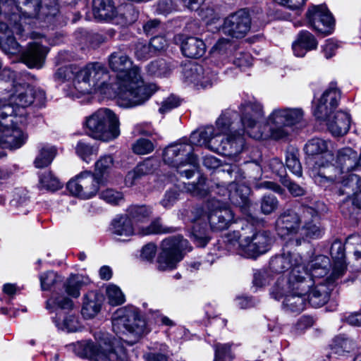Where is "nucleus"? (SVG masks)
<instances>
[{
	"label": "nucleus",
	"mask_w": 361,
	"mask_h": 361,
	"mask_svg": "<svg viewBox=\"0 0 361 361\" xmlns=\"http://www.w3.org/2000/svg\"><path fill=\"white\" fill-rule=\"evenodd\" d=\"M110 68L118 72L114 84L118 93V106L132 108L142 105L156 91V86L142 80L140 70L132 67V61L121 51H114L109 56Z\"/></svg>",
	"instance_id": "nucleus-1"
},
{
	"label": "nucleus",
	"mask_w": 361,
	"mask_h": 361,
	"mask_svg": "<svg viewBox=\"0 0 361 361\" xmlns=\"http://www.w3.org/2000/svg\"><path fill=\"white\" fill-rule=\"evenodd\" d=\"M214 134V128L207 126L201 131L192 132L190 144H175L168 146L164 151L165 163L177 169V172L187 178H191L197 168V159L192 154L193 145L209 147L210 137Z\"/></svg>",
	"instance_id": "nucleus-2"
},
{
	"label": "nucleus",
	"mask_w": 361,
	"mask_h": 361,
	"mask_svg": "<svg viewBox=\"0 0 361 361\" xmlns=\"http://www.w3.org/2000/svg\"><path fill=\"white\" fill-rule=\"evenodd\" d=\"M310 276L302 269L294 270L288 279L279 278L271 290V295L279 300L284 297L283 306L287 310L299 313L307 304L306 294L314 285Z\"/></svg>",
	"instance_id": "nucleus-3"
},
{
	"label": "nucleus",
	"mask_w": 361,
	"mask_h": 361,
	"mask_svg": "<svg viewBox=\"0 0 361 361\" xmlns=\"http://www.w3.org/2000/svg\"><path fill=\"white\" fill-rule=\"evenodd\" d=\"M74 88L82 94L99 93L107 98H116L118 93L107 68L100 62H90L75 72Z\"/></svg>",
	"instance_id": "nucleus-4"
},
{
	"label": "nucleus",
	"mask_w": 361,
	"mask_h": 361,
	"mask_svg": "<svg viewBox=\"0 0 361 361\" xmlns=\"http://www.w3.org/2000/svg\"><path fill=\"white\" fill-rule=\"evenodd\" d=\"M235 111L227 109L216 122L214 134L211 136L208 149L228 156L241 152L243 147L242 130H237L235 121L238 118Z\"/></svg>",
	"instance_id": "nucleus-5"
},
{
	"label": "nucleus",
	"mask_w": 361,
	"mask_h": 361,
	"mask_svg": "<svg viewBox=\"0 0 361 361\" xmlns=\"http://www.w3.org/2000/svg\"><path fill=\"white\" fill-rule=\"evenodd\" d=\"M145 322L134 308L116 311L112 318V329L119 338L128 345H133L144 334Z\"/></svg>",
	"instance_id": "nucleus-6"
},
{
	"label": "nucleus",
	"mask_w": 361,
	"mask_h": 361,
	"mask_svg": "<svg viewBox=\"0 0 361 361\" xmlns=\"http://www.w3.org/2000/svg\"><path fill=\"white\" fill-rule=\"evenodd\" d=\"M87 134L92 137L108 142L120 135L118 117L109 109L101 108L85 121Z\"/></svg>",
	"instance_id": "nucleus-7"
},
{
	"label": "nucleus",
	"mask_w": 361,
	"mask_h": 361,
	"mask_svg": "<svg viewBox=\"0 0 361 361\" xmlns=\"http://www.w3.org/2000/svg\"><path fill=\"white\" fill-rule=\"evenodd\" d=\"M303 111L300 108H277L272 111L267 119L270 137L275 140L288 137L287 127L299 123L303 118Z\"/></svg>",
	"instance_id": "nucleus-8"
},
{
	"label": "nucleus",
	"mask_w": 361,
	"mask_h": 361,
	"mask_svg": "<svg viewBox=\"0 0 361 361\" xmlns=\"http://www.w3.org/2000/svg\"><path fill=\"white\" fill-rule=\"evenodd\" d=\"M191 250L187 240L182 236H173L162 241L161 252L157 258V268L159 271H168L176 267L184 255Z\"/></svg>",
	"instance_id": "nucleus-9"
},
{
	"label": "nucleus",
	"mask_w": 361,
	"mask_h": 361,
	"mask_svg": "<svg viewBox=\"0 0 361 361\" xmlns=\"http://www.w3.org/2000/svg\"><path fill=\"white\" fill-rule=\"evenodd\" d=\"M111 231L114 235L123 238H128L133 235L144 236L172 232L171 228L164 227L161 224L159 219L152 221L147 226H133L130 219L126 216H122L113 220Z\"/></svg>",
	"instance_id": "nucleus-10"
},
{
	"label": "nucleus",
	"mask_w": 361,
	"mask_h": 361,
	"mask_svg": "<svg viewBox=\"0 0 361 361\" xmlns=\"http://www.w3.org/2000/svg\"><path fill=\"white\" fill-rule=\"evenodd\" d=\"M30 24H0V48L8 54H16L20 51L19 44L14 37V33L20 38L28 37L38 39L44 36L37 32H30Z\"/></svg>",
	"instance_id": "nucleus-11"
},
{
	"label": "nucleus",
	"mask_w": 361,
	"mask_h": 361,
	"mask_svg": "<svg viewBox=\"0 0 361 361\" xmlns=\"http://www.w3.org/2000/svg\"><path fill=\"white\" fill-rule=\"evenodd\" d=\"M325 211V205L320 201H315L304 209V214L306 216H310L311 220H306L302 227L300 228L298 235L290 240V244L299 246L302 240L305 239H314L322 237L324 229L318 221L319 215Z\"/></svg>",
	"instance_id": "nucleus-12"
},
{
	"label": "nucleus",
	"mask_w": 361,
	"mask_h": 361,
	"mask_svg": "<svg viewBox=\"0 0 361 361\" xmlns=\"http://www.w3.org/2000/svg\"><path fill=\"white\" fill-rule=\"evenodd\" d=\"M272 243L271 233L264 230L252 231L250 235L245 236L239 243L242 253L247 257L256 258L266 253Z\"/></svg>",
	"instance_id": "nucleus-13"
},
{
	"label": "nucleus",
	"mask_w": 361,
	"mask_h": 361,
	"mask_svg": "<svg viewBox=\"0 0 361 361\" xmlns=\"http://www.w3.org/2000/svg\"><path fill=\"white\" fill-rule=\"evenodd\" d=\"M100 181V177L90 171H84L75 179L68 181L67 188L75 196L85 200L90 199L97 193Z\"/></svg>",
	"instance_id": "nucleus-14"
},
{
	"label": "nucleus",
	"mask_w": 361,
	"mask_h": 361,
	"mask_svg": "<svg viewBox=\"0 0 361 361\" xmlns=\"http://www.w3.org/2000/svg\"><path fill=\"white\" fill-rule=\"evenodd\" d=\"M292 246H295V244H290V240L288 241L283 247L282 253L271 259L269 267L272 271L282 273L291 269L290 276L294 270H305L302 257L298 253L291 250Z\"/></svg>",
	"instance_id": "nucleus-15"
},
{
	"label": "nucleus",
	"mask_w": 361,
	"mask_h": 361,
	"mask_svg": "<svg viewBox=\"0 0 361 361\" xmlns=\"http://www.w3.org/2000/svg\"><path fill=\"white\" fill-rule=\"evenodd\" d=\"M240 111L243 128L237 130H243L242 135L246 131L254 139L262 138L261 133L250 132V130L254 128L264 116L262 106L257 102H245L240 105Z\"/></svg>",
	"instance_id": "nucleus-16"
},
{
	"label": "nucleus",
	"mask_w": 361,
	"mask_h": 361,
	"mask_svg": "<svg viewBox=\"0 0 361 361\" xmlns=\"http://www.w3.org/2000/svg\"><path fill=\"white\" fill-rule=\"evenodd\" d=\"M186 82L193 84L197 88L211 87L216 80V74L208 67L192 63L186 66L183 71Z\"/></svg>",
	"instance_id": "nucleus-17"
},
{
	"label": "nucleus",
	"mask_w": 361,
	"mask_h": 361,
	"mask_svg": "<svg viewBox=\"0 0 361 361\" xmlns=\"http://www.w3.org/2000/svg\"><path fill=\"white\" fill-rule=\"evenodd\" d=\"M341 99V91L335 83H331L323 92L314 110V115L318 120H326L336 109Z\"/></svg>",
	"instance_id": "nucleus-18"
},
{
	"label": "nucleus",
	"mask_w": 361,
	"mask_h": 361,
	"mask_svg": "<svg viewBox=\"0 0 361 361\" xmlns=\"http://www.w3.org/2000/svg\"><path fill=\"white\" fill-rule=\"evenodd\" d=\"M11 116L6 120L0 119V147L1 148L17 149L26 141L27 135L18 128L10 126Z\"/></svg>",
	"instance_id": "nucleus-19"
},
{
	"label": "nucleus",
	"mask_w": 361,
	"mask_h": 361,
	"mask_svg": "<svg viewBox=\"0 0 361 361\" xmlns=\"http://www.w3.org/2000/svg\"><path fill=\"white\" fill-rule=\"evenodd\" d=\"M301 220L298 214L288 209L280 214L276 221V230L283 238H288L290 241L298 235Z\"/></svg>",
	"instance_id": "nucleus-20"
},
{
	"label": "nucleus",
	"mask_w": 361,
	"mask_h": 361,
	"mask_svg": "<svg viewBox=\"0 0 361 361\" xmlns=\"http://www.w3.org/2000/svg\"><path fill=\"white\" fill-rule=\"evenodd\" d=\"M94 361H127L128 355L123 345H116L113 343L104 342L96 345L94 356Z\"/></svg>",
	"instance_id": "nucleus-21"
},
{
	"label": "nucleus",
	"mask_w": 361,
	"mask_h": 361,
	"mask_svg": "<svg viewBox=\"0 0 361 361\" xmlns=\"http://www.w3.org/2000/svg\"><path fill=\"white\" fill-rule=\"evenodd\" d=\"M49 49L37 41L30 42L22 52L21 60L30 68H41L45 61Z\"/></svg>",
	"instance_id": "nucleus-22"
},
{
	"label": "nucleus",
	"mask_w": 361,
	"mask_h": 361,
	"mask_svg": "<svg viewBox=\"0 0 361 361\" xmlns=\"http://www.w3.org/2000/svg\"><path fill=\"white\" fill-rule=\"evenodd\" d=\"M216 204V207L207 216L210 227L216 231L227 229L233 220V213L228 207L221 206L219 201Z\"/></svg>",
	"instance_id": "nucleus-23"
},
{
	"label": "nucleus",
	"mask_w": 361,
	"mask_h": 361,
	"mask_svg": "<svg viewBox=\"0 0 361 361\" xmlns=\"http://www.w3.org/2000/svg\"><path fill=\"white\" fill-rule=\"evenodd\" d=\"M13 87L14 91L9 97V101L8 102L6 99H4L3 101H6L11 106H12L11 104H13L23 108L27 107L33 103L35 90L31 86L26 83H19L15 84Z\"/></svg>",
	"instance_id": "nucleus-24"
},
{
	"label": "nucleus",
	"mask_w": 361,
	"mask_h": 361,
	"mask_svg": "<svg viewBox=\"0 0 361 361\" xmlns=\"http://www.w3.org/2000/svg\"><path fill=\"white\" fill-rule=\"evenodd\" d=\"M337 279L332 276L328 277L326 283H318L309 293L307 300L308 303L314 307H319L326 303L329 298L331 286Z\"/></svg>",
	"instance_id": "nucleus-25"
},
{
	"label": "nucleus",
	"mask_w": 361,
	"mask_h": 361,
	"mask_svg": "<svg viewBox=\"0 0 361 361\" xmlns=\"http://www.w3.org/2000/svg\"><path fill=\"white\" fill-rule=\"evenodd\" d=\"M318 42L314 36L307 30L300 31L292 44L293 54L297 57H304L307 51L317 48Z\"/></svg>",
	"instance_id": "nucleus-26"
},
{
	"label": "nucleus",
	"mask_w": 361,
	"mask_h": 361,
	"mask_svg": "<svg viewBox=\"0 0 361 361\" xmlns=\"http://www.w3.org/2000/svg\"><path fill=\"white\" fill-rule=\"evenodd\" d=\"M345 244L343 245L340 240H335L331 246L330 254L334 261V267L330 276L334 279L341 277L345 271Z\"/></svg>",
	"instance_id": "nucleus-27"
},
{
	"label": "nucleus",
	"mask_w": 361,
	"mask_h": 361,
	"mask_svg": "<svg viewBox=\"0 0 361 361\" xmlns=\"http://www.w3.org/2000/svg\"><path fill=\"white\" fill-rule=\"evenodd\" d=\"M193 217L192 221L195 223L192 228V232L191 238L194 243L198 247H204L209 242V237L207 235L206 224L201 226L202 219H204V210L201 207H198L194 209L192 212Z\"/></svg>",
	"instance_id": "nucleus-28"
},
{
	"label": "nucleus",
	"mask_w": 361,
	"mask_h": 361,
	"mask_svg": "<svg viewBox=\"0 0 361 361\" xmlns=\"http://www.w3.org/2000/svg\"><path fill=\"white\" fill-rule=\"evenodd\" d=\"M329 130L334 136H343L348 133L350 126V116L343 111H337L326 119Z\"/></svg>",
	"instance_id": "nucleus-29"
},
{
	"label": "nucleus",
	"mask_w": 361,
	"mask_h": 361,
	"mask_svg": "<svg viewBox=\"0 0 361 361\" xmlns=\"http://www.w3.org/2000/svg\"><path fill=\"white\" fill-rule=\"evenodd\" d=\"M181 51L191 59H199L205 54L206 45L203 40L197 37H188L182 39Z\"/></svg>",
	"instance_id": "nucleus-30"
},
{
	"label": "nucleus",
	"mask_w": 361,
	"mask_h": 361,
	"mask_svg": "<svg viewBox=\"0 0 361 361\" xmlns=\"http://www.w3.org/2000/svg\"><path fill=\"white\" fill-rule=\"evenodd\" d=\"M306 17L310 23H335L336 20L325 4L309 6Z\"/></svg>",
	"instance_id": "nucleus-31"
},
{
	"label": "nucleus",
	"mask_w": 361,
	"mask_h": 361,
	"mask_svg": "<svg viewBox=\"0 0 361 361\" xmlns=\"http://www.w3.org/2000/svg\"><path fill=\"white\" fill-rule=\"evenodd\" d=\"M336 163L343 171H350L357 167V153L350 147L338 151Z\"/></svg>",
	"instance_id": "nucleus-32"
},
{
	"label": "nucleus",
	"mask_w": 361,
	"mask_h": 361,
	"mask_svg": "<svg viewBox=\"0 0 361 361\" xmlns=\"http://www.w3.org/2000/svg\"><path fill=\"white\" fill-rule=\"evenodd\" d=\"M319 169L312 170V176L314 182L322 186L327 187L332 184L336 179V175L331 174V172L336 171L334 166L328 164L326 166L316 162Z\"/></svg>",
	"instance_id": "nucleus-33"
},
{
	"label": "nucleus",
	"mask_w": 361,
	"mask_h": 361,
	"mask_svg": "<svg viewBox=\"0 0 361 361\" xmlns=\"http://www.w3.org/2000/svg\"><path fill=\"white\" fill-rule=\"evenodd\" d=\"M93 11L99 20H111L116 15V8L111 0H93Z\"/></svg>",
	"instance_id": "nucleus-34"
},
{
	"label": "nucleus",
	"mask_w": 361,
	"mask_h": 361,
	"mask_svg": "<svg viewBox=\"0 0 361 361\" xmlns=\"http://www.w3.org/2000/svg\"><path fill=\"white\" fill-rule=\"evenodd\" d=\"M90 283L89 277L80 274L71 275L64 283L66 293L73 298H78L80 290Z\"/></svg>",
	"instance_id": "nucleus-35"
},
{
	"label": "nucleus",
	"mask_w": 361,
	"mask_h": 361,
	"mask_svg": "<svg viewBox=\"0 0 361 361\" xmlns=\"http://www.w3.org/2000/svg\"><path fill=\"white\" fill-rule=\"evenodd\" d=\"M153 213V209L147 205H132L127 210L126 216L135 226H140L147 221Z\"/></svg>",
	"instance_id": "nucleus-36"
},
{
	"label": "nucleus",
	"mask_w": 361,
	"mask_h": 361,
	"mask_svg": "<svg viewBox=\"0 0 361 361\" xmlns=\"http://www.w3.org/2000/svg\"><path fill=\"white\" fill-rule=\"evenodd\" d=\"M355 347V343L344 335L336 336L330 345L332 354L338 356H345L354 350Z\"/></svg>",
	"instance_id": "nucleus-37"
},
{
	"label": "nucleus",
	"mask_w": 361,
	"mask_h": 361,
	"mask_svg": "<svg viewBox=\"0 0 361 361\" xmlns=\"http://www.w3.org/2000/svg\"><path fill=\"white\" fill-rule=\"evenodd\" d=\"M101 309V303L94 292H90L84 296L81 313L85 319L95 317Z\"/></svg>",
	"instance_id": "nucleus-38"
},
{
	"label": "nucleus",
	"mask_w": 361,
	"mask_h": 361,
	"mask_svg": "<svg viewBox=\"0 0 361 361\" xmlns=\"http://www.w3.org/2000/svg\"><path fill=\"white\" fill-rule=\"evenodd\" d=\"M330 264V260L328 257L324 255L317 256L309 264L311 271L309 272L306 268L305 271L310 276L312 280L314 282V277H320L326 275Z\"/></svg>",
	"instance_id": "nucleus-39"
},
{
	"label": "nucleus",
	"mask_w": 361,
	"mask_h": 361,
	"mask_svg": "<svg viewBox=\"0 0 361 361\" xmlns=\"http://www.w3.org/2000/svg\"><path fill=\"white\" fill-rule=\"evenodd\" d=\"M346 248L352 252L354 257L353 266L357 271L361 270V235L353 234L345 240Z\"/></svg>",
	"instance_id": "nucleus-40"
},
{
	"label": "nucleus",
	"mask_w": 361,
	"mask_h": 361,
	"mask_svg": "<svg viewBox=\"0 0 361 361\" xmlns=\"http://www.w3.org/2000/svg\"><path fill=\"white\" fill-rule=\"evenodd\" d=\"M184 188L192 196L199 198L205 197L210 193V185L202 176L199 177L197 183H188Z\"/></svg>",
	"instance_id": "nucleus-41"
},
{
	"label": "nucleus",
	"mask_w": 361,
	"mask_h": 361,
	"mask_svg": "<svg viewBox=\"0 0 361 361\" xmlns=\"http://www.w3.org/2000/svg\"><path fill=\"white\" fill-rule=\"evenodd\" d=\"M286 167L295 176L302 174V166L299 160V151L293 147H289L286 152Z\"/></svg>",
	"instance_id": "nucleus-42"
},
{
	"label": "nucleus",
	"mask_w": 361,
	"mask_h": 361,
	"mask_svg": "<svg viewBox=\"0 0 361 361\" xmlns=\"http://www.w3.org/2000/svg\"><path fill=\"white\" fill-rule=\"evenodd\" d=\"M74 353L78 357L87 358L92 360L94 352L96 347L91 341H81L73 343L70 345Z\"/></svg>",
	"instance_id": "nucleus-43"
},
{
	"label": "nucleus",
	"mask_w": 361,
	"mask_h": 361,
	"mask_svg": "<svg viewBox=\"0 0 361 361\" xmlns=\"http://www.w3.org/2000/svg\"><path fill=\"white\" fill-rule=\"evenodd\" d=\"M250 29V24H222L219 31L232 37L242 38L245 36Z\"/></svg>",
	"instance_id": "nucleus-44"
},
{
	"label": "nucleus",
	"mask_w": 361,
	"mask_h": 361,
	"mask_svg": "<svg viewBox=\"0 0 361 361\" xmlns=\"http://www.w3.org/2000/svg\"><path fill=\"white\" fill-rule=\"evenodd\" d=\"M56 154V149L54 146L45 145L39 151V155L35 160V166L44 168L50 164Z\"/></svg>",
	"instance_id": "nucleus-45"
},
{
	"label": "nucleus",
	"mask_w": 361,
	"mask_h": 361,
	"mask_svg": "<svg viewBox=\"0 0 361 361\" xmlns=\"http://www.w3.org/2000/svg\"><path fill=\"white\" fill-rule=\"evenodd\" d=\"M331 142L321 138H312L305 146V151L308 155H315L325 152L329 149Z\"/></svg>",
	"instance_id": "nucleus-46"
},
{
	"label": "nucleus",
	"mask_w": 361,
	"mask_h": 361,
	"mask_svg": "<svg viewBox=\"0 0 361 361\" xmlns=\"http://www.w3.org/2000/svg\"><path fill=\"white\" fill-rule=\"evenodd\" d=\"M230 187L231 188L230 200L237 204L239 203L238 199H240L242 202L245 203L249 194V188L243 184H238L233 182L230 183Z\"/></svg>",
	"instance_id": "nucleus-47"
},
{
	"label": "nucleus",
	"mask_w": 361,
	"mask_h": 361,
	"mask_svg": "<svg viewBox=\"0 0 361 361\" xmlns=\"http://www.w3.org/2000/svg\"><path fill=\"white\" fill-rule=\"evenodd\" d=\"M73 301L67 297L63 295H56L54 294L51 298L47 301V309L53 310L59 307L62 310H70L73 307Z\"/></svg>",
	"instance_id": "nucleus-48"
},
{
	"label": "nucleus",
	"mask_w": 361,
	"mask_h": 361,
	"mask_svg": "<svg viewBox=\"0 0 361 361\" xmlns=\"http://www.w3.org/2000/svg\"><path fill=\"white\" fill-rule=\"evenodd\" d=\"M147 71L151 75L161 77L166 75L170 71V68L164 59H159L149 63L147 66Z\"/></svg>",
	"instance_id": "nucleus-49"
},
{
	"label": "nucleus",
	"mask_w": 361,
	"mask_h": 361,
	"mask_svg": "<svg viewBox=\"0 0 361 361\" xmlns=\"http://www.w3.org/2000/svg\"><path fill=\"white\" fill-rule=\"evenodd\" d=\"M215 350V357L214 361H226L231 360L233 355L231 352V344L230 343H216L214 345Z\"/></svg>",
	"instance_id": "nucleus-50"
},
{
	"label": "nucleus",
	"mask_w": 361,
	"mask_h": 361,
	"mask_svg": "<svg viewBox=\"0 0 361 361\" xmlns=\"http://www.w3.org/2000/svg\"><path fill=\"white\" fill-rule=\"evenodd\" d=\"M75 151L85 161L89 162L90 157L96 155L98 151L97 147L92 146L84 141H79L75 147Z\"/></svg>",
	"instance_id": "nucleus-51"
},
{
	"label": "nucleus",
	"mask_w": 361,
	"mask_h": 361,
	"mask_svg": "<svg viewBox=\"0 0 361 361\" xmlns=\"http://www.w3.org/2000/svg\"><path fill=\"white\" fill-rule=\"evenodd\" d=\"M39 181L42 187L47 190L54 191L62 187L59 180L49 171L41 175Z\"/></svg>",
	"instance_id": "nucleus-52"
},
{
	"label": "nucleus",
	"mask_w": 361,
	"mask_h": 361,
	"mask_svg": "<svg viewBox=\"0 0 361 361\" xmlns=\"http://www.w3.org/2000/svg\"><path fill=\"white\" fill-rule=\"evenodd\" d=\"M106 295L109 302L113 306L121 305L125 302L123 293L115 285H110L106 288Z\"/></svg>",
	"instance_id": "nucleus-53"
},
{
	"label": "nucleus",
	"mask_w": 361,
	"mask_h": 361,
	"mask_svg": "<svg viewBox=\"0 0 361 361\" xmlns=\"http://www.w3.org/2000/svg\"><path fill=\"white\" fill-rule=\"evenodd\" d=\"M132 149L137 154L145 155L153 152L154 145L149 140L140 138L133 145Z\"/></svg>",
	"instance_id": "nucleus-54"
},
{
	"label": "nucleus",
	"mask_w": 361,
	"mask_h": 361,
	"mask_svg": "<svg viewBox=\"0 0 361 361\" xmlns=\"http://www.w3.org/2000/svg\"><path fill=\"white\" fill-rule=\"evenodd\" d=\"M79 69L73 65L64 66L59 68L54 73V79L57 81L65 82L75 75Z\"/></svg>",
	"instance_id": "nucleus-55"
},
{
	"label": "nucleus",
	"mask_w": 361,
	"mask_h": 361,
	"mask_svg": "<svg viewBox=\"0 0 361 361\" xmlns=\"http://www.w3.org/2000/svg\"><path fill=\"white\" fill-rule=\"evenodd\" d=\"M114 160L111 156L106 155L102 157L95 163L96 176L102 177L104 174L109 173V170L112 168Z\"/></svg>",
	"instance_id": "nucleus-56"
},
{
	"label": "nucleus",
	"mask_w": 361,
	"mask_h": 361,
	"mask_svg": "<svg viewBox=\"0 0 361 361\" xmlns=\"http://www.w3.org/2000/svg\"><path fill=\"white\" fill-rule=\"evenodd\" d=\"M234 47L235 45L231 40L221 38L214 45L212 51L218 55H228L233 51Z\"/></svg>",
	"instance_id": "nucleus-57"
},
{
	"label": "nucleus",
	"mask_w": 361,
	"mask_h": 361,
	"mask_svg": "<svg viewBox=\"0 0 361 361\" xmlns=\"http://www.w3.org/2000/svg\"><path fill=\"white\" fill-rule=\"evenodd\" d=\"M39 279L41 288L43 290L51 289L52 286L61 281L60 276L56 273L51 271L42 274Z\"/></svg>",
	"instance_id": "nucleus-58"
},
{
	"label": "nucleus",
	"mask_w": 361,
	"mask_h": 361,
	"mask_svg": "<svg viewBox=\"0 0 361 361\" xmlns=\"http://www.w3.org/2000/svg\"><path fill=\"white\" fill-rule=\"evenodd\" d=\"M251 15L247 8H242L230 14L224 20V23H250Z\"/></svg>",
	"instance_id": "nucleus-59"
},
{
	"label": "nucleus",
	"mask_w": 361,
	"mask_h": 361,
	"mask_svg": "<svg viewBox=\"0 0 361 361\" xmlns=\"http://www.w3.org/2000/svg\"><path fill=\"white\" fill-rule=\"evenodd\" d=\"M279 201L274 195H266L261 201V210L264 214H269L277 209Z\"/></svg>",
	"instance_id": "nucleus-60"
},
{
	"label": "nucleus",
	"mask_w": 361,
	"mask_h": 361,
	"mask_svg": "<svg viewBox=\"0 0 361 361\" xmlns=\"http://www.w3.org/2000/svg\"><path fill=\"white\" fill-rule=\"evenodd\" d=\"M57 326L62 330H66L68 332H75L80 328L78 319L73 314L66 316L61 325L57 324Z\"/></svg>",
	"instance_id": "nucleus-61"
},
{
	"label": "nucleus",
	"mask_w": 361,
	"mask_h": 361,
	"mask_svg": "<svg viewBox=\"0 0 361 361\" xmlns=\"http://www.w3.org/2000/svg\"><path fill=\"white\" fill-rule=\"evenodd\" d=\"M101 199L112 204H116L123 200V194L113 189H106L100 193Z\"/></svg>",
	"instance_id": "nucleus-62"
},
{
	"label": "nucleus",
	"mask_w": 361,
	"mask_h": 361,
	"mask_svg": "<svg viewBox=\"0 0 361 361\" xmlns=\"http://www.w3.org/2000/svg\"><path fill=\"white\" fill-rule=\"evenodd\" d=\"M179 192L176 189H171L167 190L163 199L160 201V204L166 209H169L174 205L178 200Z\"/></svg>",
	"instance_id": "nucleus-63"
},
{
	"label": "nucleus",
	"mask_w": 361,
	"mask_h": 361,
	"mask_svg": "<svg viewBox=\"0 0 361 361\" xmlns=\"http://www.w3.org/2000/svg\"><path fill=\"white\" fill-rule=\"evenodd\" d=\"M180 104V99L174 95H171L162 102L161 106L159 108V112L165 114L178 107Z\"/></svg>",
	"instance_id": "nucleus-64"
}]
</instances>
